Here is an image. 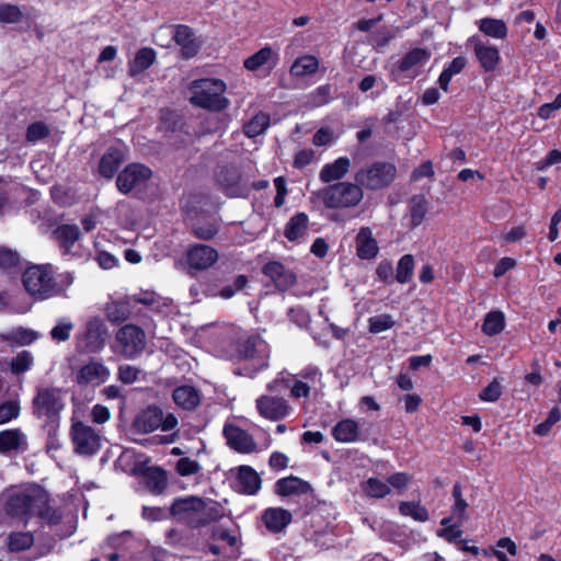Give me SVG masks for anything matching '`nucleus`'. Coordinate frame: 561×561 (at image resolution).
Returning a JSON list of instances; mask_svg holds the SVG:
<instances>
[{
  "label": "nucleus",
  "mask_w": 561,
  "mask_h": 561,
  "mask_svg": "<svg viewBox=\"0 0 561 561\" xmlns=\"http://www.w3.org/2000/svg\"><path fill=\"white\" fill-rule=\"evenodd\" d=\"M190 90V100L196 106L210 111H221L229 105V100L224 95L227 85L220 79L195 80L192 82Z\"/></svg>",
  "instance_id": "nucleus-4"
},
{
  "label": "nucleus",
  "mask_w": 561,
  "mask_h": 561,
  "mask_svg": "<svg viewBox=\"0 0 561 561\" xmlns=\"http://www.w3.org/2000/svg\"><path fill=\"white\" fill-rule=\"evenodd\" d=\"M308 221V216L305 213L293 216L285 227V237L289 241L301 239L307 232Z\"/></svg>",
  "instance_id": "nucleus-40"
},
{
  "label": "nucleus",
  "mask_w": 561,
  "mask_h": 561,
  "mask_svg": "<svg viewBox=\"0 0 561 561\" xmlns=\"http://www.w3.org/2000/svg\"><path fill=\"white\" fill-rule=\"evenodd\" d=\"M363 494L369 499H383L391 493L388 480L370 477L360 483Z\"/></svg>",
  "instance_id": "nucleus-35"
},
{
  "label": "nucleus",
  "mask_w": 561,
  "mask_h": 561,
  "mask_svg": "<svg viewBox=\"0 0 561 561\" xmlns=\"http://www.w3.org/2000/svg\"><path fill=\"white\" fill-rule=\"evenodd\" d=\"M219 184L230 197L245 196L249 192L240 173L236 169H227L218 175Z\"/></svg>",
  "instance_id": "nucleus-29"
},
{
  "label": "nucleus",
  "mask_w": 561,
  "mask_h": 561,
  "mask_svg": "<svg viewBox=\"0 0 561 561\" xmlns=\"http://www.w3.org/2000/svg\"><path fill=\"white\" fill-rule=\"evenodd\" d=\"M27 442L24 433L19 428L4 430L0 432V453L10 454L26 449Z\"/></svg>",
  "instance_id": "nucleus-32"
},
{
  "label": "nucleus",
  "mask_w": 561,
  "mask_h": 561,
  "mask_svg": "<svg viewBox=\"0 0 561 561\" xmlns=\"http://www.w3.org/2000/svg\"><path fill=\"white\" fill-rule=\"evenodd\" d=\"M467 45L472 46L474 56L484 71H493L500 64L501 56L496 46L483 42L476 35L468 38Z\"/></svg>",
  "instance_id": "nucleus-17"
},
{
  "label": "nucleus",
  "mask_w": 561,
  "mask_h": 561,
  "mask_svg": "<svg viewBox=\"0 0 561 561\" xmlns=\"http://www.w3.org/2000/svg\"><path fill=\"white\" fill-rule=\"evenodd\" d=\"M156 51L152 48L144 47L139 49L135 58L129 61L128 72L131 77L141 73L146 69H148L156 60Z\"/></svg>",
  "instance_id": "nucleus-34"
},
{
  "label": "nucleus",
  "mask_w": 561,
  "mask_h": 561,
  "mask_svg": "<svg viewBox=\"0 0 561 561\" xmlns=\"http://www.w3.org/2000/svg\"><path fill=\"white\" fill-rule=\"evenodd\" d=\"M104 312L106 319L112 323H121L127 320L131 313L128 301L116 300L107 302Z\"/></svg>",
  "instance_id": "nucleus-42"
},
{
  "label": "nucleus",
  "mask_w": 561,
  "mask_h": 561,
  "mask_svg": "<svg viewBox=\"0 0 561 561\" xmlns=\"http://www.w3.org/2000/svg\"><path fill=\"white\" fill-rule=\"evenodd\" d=\"M107 330L104 322L99 318L89 320L84 332L78 336V347L83 352H100L105 344Z\"/></svg>",
  "instance_id": "nucleus-15"
},
{
  "label": "nucleus",
  "mask_w": 561,
  "mask_h": 561,
  "mask_svg": "<svg viewBox=\"0 0 561 561\" xmlns=\"http://www.w3.org/2000/svg\"><path fill=\"white\" fill-rule=\"evenodd\" d=\"M22 282L27 293L36 299H47L65 291V287L53 277L50 265L27 267L22 275Z\"/></svg>",
  "instance_id": "nucleus-5"
},
{
  "label": "nucleus",
  "mask_w": 561,
  "mask_h": 561,
  "mask_svg": "<svg viewBox=\"0 0 561 561\" xmlns=\"http://www.w3.org/2000/svg\"><path fill=\"white\" fill-rule=\"evenodd\" d=\"M23 15L22 10L18 5L0 2V23H19L22 21Z\"/></svg>",
  "instance_id": "nucleus-51"
},
{
  "label": "nucleus",
  "mask_w": 561,
  "mask_h": 561,
  "mask_svg": "<svg viewBox=\"0 0 561 561\" xmlns=\"http://www.w3.org/2000/svg\"><path fill=\"white\" fill-rule=\"evenodd\" d=\"M147 345L145 331L135 324H125L115 334L112 350L126 359L140 356Z\"/></svg>",
  "instance_id": "nucleus-7"
},
{
  "label": "nucleus",
  "mask_w": 561,
  "mask_h": 561,
  "mask_svg": "<svg viewBox=\"0 0 561 561\" xmlns=\"http://www.w3.org/2000/svg\"><path fill=\"white\" fill-rule=\"evenodd\" d=\"M336 136L329 127H322L316 131L312 144L317 147L331 146L335 142Z\"/></svg>",
  "instance_id": "nucleus-61"
},
{
  "label": "nucleus",
  "mask_w": 561,
  "mask_h": 561,
  "mask_svg": "<svg viewBox=\"0 0 561 561\" xmlns=\"http://www.w3.org/2000/svg\"><path fill=\"white\" fill-rule=\"evenodd\" d=\"M318 68L319 60L317 57L312 55H304L293 62L289 72L295 78H305L316 73Z\"/></svg>",
  "instance_id": "nucleus-36"
},
{
  "label": "nucleus",
  "mask_w": 561,
  "mask_h": 561,
  "mask_svg": "<svg viewBox=\"0 0 561 561\" xmlns=\"http://www.w3.org/2000/svg\"><path fill=\"white\" fill-rule=\"evenodd\" d=\"M321 378L322 373L320 369L309 366L297 376L280 374L267 385V389L271 392H278L283 388H289L293 398H307L312 388L321 385Z\"/></svg>",
  "instance_id": "nucleus-6"
},
{
  "label": "nucleus",
  "mask_w": 561,
  "mask_h": 561,
  "mask_svg": "<svg viewBox=\"0 0 561 561\" xmlns=\"http://www.w3.org/2000/svg\"><path fill=\"white\" fill-rule=\"evenodd\" d=\"M369 331L378 334L383 331L391 329L394 325V321L390 314H377L368 319Z\"/></svg>",
  "instance_id": "nucleus-53"
},
{
  "label": "nucleus",
  "mask_w": 561,
  "mask_h": 561,
  "mask_svg": "<svg viewBox=\"0 0 561 561\" xmlns=\"http://www.w3.org/2000/svg\"><path fill=\"white\" fill-rule=\"evenodd\" d=\"M70 434L75 450L80 455H94L101 447L100 434L82 422L73 423Z\"/></svg>",
  "instance_id": "nucleus-14"
},
{
  "label": "nucleus",
  "mask_w": 561,
  "mask_h": 561,
  "mask_svg": "<svg viewBox=\"0 0 561 561\" xmlns=\"http://www.w3.org/2000/svg\"><path fill=\"white\" fill-rule=\"evenodd\" d=\"M502 394V386L497 379H493L479 394L480 400L495 402Z\"/></svg>",
  "instance_id": "nucleus-59"
},
{
  "label": "nucleus",
  "mask_w": 561,
  "mask_h": 561,
  "mask_svg": "<svg viewBox=\"0 0 561 561\" xmlns=\"http://www.w3.org/2000/svg\"><path fill=\"white\" fill-rule=\"evenodd\" d=\"M291 518L290 512L282 507H268L262 514V522L272 534L283 531L291 523Z\"/></svg>",
  "instance_id": "nucleus-27"
},
{
  "label": "nucleus",
  "mask_w": 561,
  "mask_h": 561,
  "mask_svg": "<svg viewBox=\"0 0 561 561\" xmlns=\"http://www.w3.org/2000/svg\"><path fill=\"white\" fill-rule=\"evenodd\" d=\"M505 328V316L500 310H493L485 314L482 323V332L488 336L501 333Z\"/></svg>",
  "instance_id": "nucleus-43"
},
{
  "label": "nucleus",
  "mask_w": 561,
  "mask_h": 561,
  "mask_svg": "<svg viewBox=\"0 0 561 561\" xmlns=\"http://www.w3.org/2000/svg\"><path fill=\"white\" fill-rule=\"evenodd\" d=\"M497 549H493L491 554L497 559V561H510L507 556L500 549H505L508 554L516 556L517 553V546L516 543L508 537L501 538L496 542ZM484 556H490V552L488 550L483 551Z\"/></svg>",
  "instance_id": "nucleus-47"
},
{
  "label": "nucleus",
  "mask_w": 561,
  "mask_h": 561,
  "mask_svg": "<svg viewBox=\"0 0 561 561\" xmlns=\"http://www.w3.org/2000/svg\"><path fill=\"white\" fill-rule=\"evenodd\" d=\"M219 260L218 251L208 244L194 243L184 252L182 265L188 274L205 272L211 268Z\"/></svg>",
  "instance_id": "nucleus-9"
},
{
  "label": "nucleus",
  "mask_w": 561,
  "mask_h": 561,
  "mask_svg": "<svg viewBox=\"0 0 561 561\" xmlns=\"http://www.w3.org/2000/svg\"><path fill=\"white\" fill-rule=\"evenodd\" d=\"M427 214V202L423 197H415L410 208V225L415 228L420 226Z\"/></svg>",
  "instance_id": "nucleus-48"
},
{
  "label": "nucleus",
  "mask_w": 561,
  "mask_h": 561,
  "mask_svg": "<svg viewBox=\"0 0 561 561\" xmlns=\"http://www.w3.org/2000/svg\"><path fill=\"white\" fill-rule=\"evenodd\" d=\"M38 334L25 328H15L5 333H0V342H10L19 345H28L36 341Z\"/></svg>",
  "instance_id": "nucleus-41"
},
{
  "label": "nucleus",
  "mask_w": 561,
  "mask_h": 561,
  "mask_svg": "<svg viewBox=\"0 0 561 561\" xmlns=\"http://www.w3.org/2000/svg\"><path fill=\"white\" fill-rule=\"evenodd\" d=\"M141 375L142 370L134 365L124 364L117 368V379L125 385L136 382L139 380Z\"/></svg>",
  "instance_id": "nucleus-52"
},
{
  "label": "nucleus",
  "mask_w": 561,
  "mask_h": 561,
  "mask_svg": "<svg viewBox=\"0 0 561 561\" xmlns=\"http://www.w3.org/2000/svg\"><path fill=\"white\" fill-rule=\"evenodd\" d=\"M263 273L279 290H287L296 283V275L276 261L265 264Z\"/></svg>",
  "instance_id": "nucleus-24"
},
{
  "label": "nucleus",
  "mask_w": 561,
  "mask_h": 561,
  "mask_svg": "<svg viewBox=\"0 0 561 561\" xmlns=\"http://www.w3.org/2000/svg\"><path fill=\"white\" fill-rule=\"evenodd\" d=\"M32 364V354L28 351H23L12 360V371L15 374H23L31 368Z\"/></svg>",
  "instance_id": "nucleus-58"
},
{
  "label": "nucleus",
  "mask_w": 561,
  "mask_h": 561,
  "mask_svg": "<svg viewBox=\"0 0 561 561\" xmlns=\"http://www.w3.org/2000/svg\"><path fill=\"white\" fill-rule=\"evenodd\" d=\"M387 480L390 488H393L399 493H401L410 485L412 477L405 472H396L391 474Z\"/></svg>",
  "instance_id": "nucleus-63"
},
{
  "label": "nucleus",
  "mask_w": 561,
  "mask_h": 561,
  "mask_svg": "<svg viewBox=\"0 0 561 561\" xmlns=\"http://www.w3.org/2000/svg\"><path fill=\"white\" fill-rule=\"evenodd\" d=\"M356 254L362 260H373L379 252L377 240L369 227H362L355 238Z\"/></svg>",
  "instance_id": "nucleus-28"
},
{
  "label": "nucleus",
  "mask_w": 561,
  "mask_h": 561,
  "mask_svg": "<svg viewBox=\"0 0 561 561\" xmlns=\"http://www.w3.org/2000/svg\"><path fill=\"white\" fill-rule=\"evenodd\" d=\"M233 484L238 492L253 495L261 489V478L251 467L241 466L237 469Z\"/></svg>",
  "instance_id": "nucleus-25"
},
{
  "label": "nucleus",
  "mask_w": 561,
  "mask_h": 561,
  "mask_svg": "<svg viewBox=\"0 0 561 561\" xmlns=\"http://www.w3.org/2000/svg\"><path fill=\"white\" fill-rule=\"evenodd\" d=\"M54 236L64 255L73 254L72 249L80 239V230L77 225H60L55 229Z\"/></svg>",
  "instance_id": "nucleus-31"
},
{
  "label": "nucleus",
  "mask_w": 561,
  "mask_h": 561,
  "mask_svg": "<svg viewBox=\"0 0 561 561\" xmlns=\"http://www.w3.org/2000/svg\"><path fill=\"white\" fill-rule=\"evenodd\" d=\"M173 39L179 46H181L182 55L185 58L194 57L201 48V43L195 37L192 28L186 25L176 26Z\"/></svg>",
  "instance_id": "nucleus-30"
},
{
  "label": "nucleus",
  "mask_w": 561,
  "mask_h": 561,
  "mask_svg": "<svg viewBox=\"0 0 561 561\" xmlns=\"http://www.w3.org/2000/svg\"><path fill=\"white\" fill-rule=\"evenodd\" d=\"M477 25L485 36L495 39H504L507 36V26L503 20L483 18L477 21Z\"/></svg>",
  "instance_id": "nucleus-37"
},
{
  "label": "nucleus",
  "mask_w": 561,
  "mask_h": 561,
  "mask_svg": "<svg viewBox=\"0 0 561 561\" xmlns=\"http://www.w3.org/2000/svg\"><path fill=\"white\" fill-rule=\"evenodd\" d=\"M396 167L387 162H377L366 169H360L355 174V181L362 188L380 190L396 178Z\"/></svg>",
  "instance_id": "nucleus-10"
},
{
  "label": "nucleus",
  "mask_w": 561,
  "mask_h": 561,
  "mask_svg": "<svg viewBox=\"0 0 561 561\" xmlns=\"http://www.w3.org/2000/svg\"><path fill=\"white\" fill-rule=\"evenodd\" d=\"M224 435L227 444L238 453L250 454L256 450L253 437L244 430L233 424H226Z\"/></svg>",
  "instance_id": "nucleus-20"
},
{
  "label": "nucleus",
  "mask_w": 561,
  "mask_h": 561,
  "mask_svg": "<svg viewBox=\"0 0 561 561\" xmlns=\"http://www.w3.org/2000/svg\"><path fill=\"white\" fill-rule=\"evenodd\" d=\"M111 376V370L102 360L90 359L76 371L73 380L80 387H99L105 383Z\"/></svg>",
  "instance_id": "nucleus-13"
},
{
  "label": "nucleus",
  "mask_w": 561,
  "mask_h": 561,
  "mask_svg": "<svg viewBox=\"0 0 561 561\" xmlns=\"http://www.w3.org/2000/svg\"><path fill=\"white\" fill-rule=\"evenodd\" d=\"M48 134V127L43 122H36L27 127L26 139L30 142H36L47 137Z\"/></svg>",
  "instance_id": "nucleus-62"
},
{
  "label": "nucleus",
  "mask_w": 561,
  "mask_h": 561,
  "mask_svg": "<svg viewBox=\"0 0 561 561\" xmlns=\"http://www.w3.org/2000/svg\"><path fill=\"white\" fill-rule=\"evenodd\" d=\"M0 502L4 514L27 522L48 503L46 491L35 483L11 485L3 490Z\"/></svg>",
  "instance_id": "nucleus-1"
},
{
  "label": "nucleus",
  "mask_w": 561,
  "mask_h": 561,
  "mask_svg": "<svg viewBox=\"0 0 561 561\" xmlns=\"http://www.w3.org/2000/svg\"><path fill=\"white\" fill-rule=\"evenodd\" d=\"M398 510L401 516L410 517L419 523H425L430 518L427 508L420 501H402L399 503Z\"/></svg>",
  "instance_id": "nucleus-39"
},
{
  "label": "nucleus",
  "mask_w": 561,
  "mask_h": 561,
  "mask_svg": "<svg viewBox=\"0 0 561 561\" xmlns=\"http://www.w3.org/2000/svg\"><path fill=\"white\" fill-rule=\"evenodd\" d=\"M440 526L442 528L437 531V536L447 540L448 542L457 541L462 535L460 526L457 524H451V517H444L440 520Z\"/></svg>",
  "instance_id": "nucleus-50"
},
{
  "label": "nucleus",
  "mask_w": 561,
  "mask_h": 561,
  "mask_svg": "<svg viewBox=\"0 0 561 561\" xmlns=\"http://www.w3.org/2000/svg\"><path fill=\"white\" fill-rule=\"evenodd\" d=\"M278 53L271 46H265L248 57L243 66L249 71H265L268 75L278 64Z\"/></svg>",
  "instance_id": "nucleus-19"
},
{
  "label": "nucleus",
  "mask_w": 561,
  "mask_h": 561,
  "mask_svg": "<svg viewBox=\"0 0 561 561\" xmlns=\"http://www.w3.org/2000/svg\"><path fill=\"white\" fill-rule=\"evenodd\" d=\"M364 199V190L355 181L337 182L312 193V201L322 204L328 209H352Z\"/></svg>",
  "instance_id": "nucleus-3"
},
{
  "label": "nucleus",
  "mask_w": 561,
  "mask_h": 561,
  "mask_svg": "<svg viewBox=\"0 0 561 561\" xmlns=\"http://www.w3.org/2000/svg\"><path fill=\"white\" fill-rule=\"evenodd\" d=\"M255 405L262 417L273 422L283 420L293 412V408L286 399L270 394L259 397Z\"/></svg>",
  "instance_id": "nucleus-16"
},
{
  "label": "nucleus",
  "mask_w": 561,
  "mask_h": 561,
  "mask_svg": "<svg viewBox=\"0 0 561 561\" xmlns=\"http://www.w3.org/2000/svg\"><path fill=\"white\" fill-rule=\"evenodd\" d=\"M134 299L137 302L152 306L154 310L164 314H168L169 310L172 307L170 300L158 297L154 294L146 293L144 295H140L139 297H135Z\"/></svg>",
  "instance_id": "nucleus-46"
},
{
  "label": "nucleus",
  "mask_w": 561,
  "mask_h": 561,
  "mask_svg": "<svg viewBox=\"0 0 561 561\" xmlns=\"http://www.w3.org/2000/svg\"><path fill=\"white\" fill-rule=\"evenodd\" d=\"M7 542L10 551L19 552L31 548L34 543V537L30 531H16L8 536Z\"/></svg>",
  "instance_id": "nucleus-44"
},
{
  "label": "nucleus",
  "mask_w": 561,
  "mask_h": 561,
  "mask_svg": "<svg viewBox=\"0 0 561 561\" xmlns=\"http://www.w3.org/2000/svg\"><path fill=\"white\" fill-rule=\"evenodd\" d=\"M310 484L298 477L279 479L275 484L276 493L280 496L305 494L310 491Z\"/></svg>",
  "instance_id": "nucleus-33"
},
{
  "label": "nucleus",
  "mask_w": 561,
  "mask_h": 561,
  "mask_svg": "<svg viewBox=\"0 0 561 561\" xmlns=\"http://www.w3.org/2000/svg\"><path fill=\"white\" fill-rule=\"evenodd\" d=\"M431 51L425 48H413L398 62V71L410 79L416 78L431 59Z\"/></svg>",
  "instance_id": "nucleus-18"
},
{
  "label": "nucleus",
  "mask_w": 561,
  "mask_h": 561,
  "mask_svg": "<svg viewBox=\"0 0 561 561\" xmlns=\"http://www.w3.org/2000/svg\"><path fill=\"white\" fill-rule=\"evenodd\" d=\"M73 329V324L69 320H59L57 324L51 329V339L58 342H65L69 339L70 332Z\"/></svg>",
  "instance_id": "nucleus-57"
},
{
  "label": "nucleus",
  "mask_w": 561,
  "mask_h": 561,
  "mask_svg": "<svg viewBox=\"0 0 561 561\" xmlns=\"http://www.w3.org/2000/svg\"><path fill=\"white\" fill-rule=\"evenodd\" d=\"M332 436L339 443H355L365 440L367 435L363 433L359 422L353 419H344L332 428Z\"/></svg>",
  "instance_id": "nucleus-22"
},
{
  "label": "nucleus",
  "mask_w": 561,
  "mask_h": 561,
  "mask_svg": "<svg viewBox=\"0 0 561 561\" xmlns=\"http://www.w3.org/2000/svg\"><path fill=\"white\" fill-rule=\"evenodd\" d=\"M173 400L176 405L185 410H192L199 403V393L192 386H181L174 389Z\"/></svg>",
  "instance_id": "nucleus-38"
},
{
  "label": "nucleus",
  "mask_w": 561,
  "mask_h": 561,
  "mask_svg": "<svg viewBox=\"0 0 561 561\" xmlns=\"http://www.w3.org/2000/svg\"><path fill=\"white\" fill-rule=\"evenodd\" d=\"M414 260L411 254L403 255L397 265L396 279L400 284L408 283L413 274Z\"/></svg>",
  "instance_id": "nucleus-49"
},
{
  "label": "nucleus",
  "mask_w": 561,
  "mask_h": 561,
  "mask_svg": "<svg viewBox=\"0 0 561 561\" xmlns=\"http://www.w3.org/2000/svg\"><path fill=\"white\" fill-rule=\"evenodd\" d=\"M238 355L240 358L249 362L251 371L247 374L251 376L253 373L267 367L270 346L262 337L252 336L239 344Z\"/></svg>",
  "instance_id": "nucleus-11"
},
{
  "label": "nucleus",
  "mask_w": 561,
  "mask_h": 561,
  "mask_svg": "<svg viewBox=\"0 0 561 561\" xmlns=\"http://www.w3.org/2000/svg\"><path fill=\"white\" fill-rule=\"evenodd\" d=\"M219 230V224L216 219H213L205 224H197L194 227V234L203 240H209L213 239Z\"/></svg>",
  "instance_id": "nucleus-55"
},
{
  "label": "nucleus",
  "mask_w": 561,
  "mask_h": 561,
  "mask_svg": "<svg viewBox=\"0 0 561 561\" xmlns=\"http://www.w3.org/2000/svg\"><path fill=\"white\" fill-rule=\"evenodd\" d=\"M270 122V114L263 112L257 113L244 125V133L249 137H256L268 128Z\"/></svg>",
  "instance_id": "nucleus-45"
},
{
  "label": "nucleus",
  "mask_w": 561,
  "mask_h": 561,
  "mask_svg": "<svg viewBox=\"0 0 561 561\" xmlns=\"http://www.w3.org/2000/svg\"><path fill=\"white\" fill-rule=\"evenodd\" d=\"M152 172L140 163H130L117 175L116 185L121 193L141 192L147 187Z\"/></svg>",
  "instance_id": "nucleus-12"
},
{
  "label": "nucleus",
  "mask_w": 561,
  "mask_h": 561,
  "mask_svg": "<svg viewBox=\"0 0 561 561\" xmlns=\"http://www.w3.org/2000/svg\"><path fill=\"white\" fill-rule=\"evenodd\" d=\"M175 469L180 476L187 477V476L198 473L201 471L202 467L198 463V461H196L190 457H183L178 460Z\"/></svg>",
  "instance_id": "nucleus-56"
},
{
  "label": "nucleus",
  "mask_w": 561,
  "mask_h": 561,
  "mask_svg": "<svg viewBox=\"0 0 561 561\" xmlns=\"http://www.w3.org/2000/svg\"><path fill=\"white\" fill-rule=\"evenodd\" d=\"M170 514L179 522L197 528L220 519L224 516V510L215 501L186 496L174 500Z\"/></svg>",
  "instance_id": "nucleus-2"
},
{
  "label": "nucleus",
  "mask_w": 561,
  "mask_h": 561,
  "mask_svg": "<svg viewBox=\"0 0 561 561\" xmlns=\"http://www.w3.org/2000/svg\"><path fill=\"white\" fill-rule=\"evenodd\" d=\"M351 169V160L347 157H339L330 163H325L320 172L319 180L325 184L342 182Z\"/></svg>",
  "instance_id": "nucleus-26"
},
{
  "label": "nucleus",
  "mask_w": 561,
  "mask_h": 561,
  "mask_svg": "<svg viewBox=\"0 0 561 561\" xmlns=\"http://www.w3.org/2000/svg\"><path fill=\"white\" fill-rule=\"evenodd\" d=\"M127 148L118 142L110 147L102 156L99 163V173L103 178L112 179L119 165L126 159Z\"/></svg>",
  "instance_id": "nucleus-21"
},
{
  "label": "nucleus",
  "mask_w": 561,
  "mask_h": 561,
  "mask_svg": "<svg viewBox=\"0 0 561 561\" xmlns=\"http://www.w3.org/2000/svg\"><path fill=\"white\" fill-rule=\"evenodd\" d=\"M106 217V213L96 208L92 209L87 216H84L81 220L82 227L87 232L94 230L99 225H104V218Z\"/></svg>",
  "instance_id": "nucleus-54"
},
{
  "label": "nucleus",
  "mask_w": 561,
  "mask_h": 561,
  "mask_svg": "<svg viewBox=\"0 0 561 561\" xmlns=\"http://www.w3.org/2000/svg\"><path fill=\"white\" fill-rule=\"evenodd\" d=\"M20 414V405L16 401H8L0 404V425L16 419Z\"/></svg>",
  "instance_id": "nucleus-60"
},
{
  "label": "nucleus",
  "mask_w": 561,
  "mask_h": 561,
  "mask_svg": "<svg viewBox=\"0 0 561 561\" xmlns=\"http://www.w3.org/2000/svg\"><path fill=\"white\" fill-rule=\"evenodd\" d=\"M62 409L60 396L55 390L44 389L34 399V410L37 416L50 417Z\"/></svg>",
  "instance_id": "nucleus-23"
},
{
  "label": "nucleus",
  "mask_w": 561,
  "mask_h": 561,
  "mask_svg": "<svg viewBox=\"0 0 561 561\" xmlns=\"http://www.w3.org/2000/svg\"><path fill=\"white\" fill-rule=\"evenodd\" d=\"M331 88L329 85H321L317 88L310 95V104L312 106H321L330 101Z\"/></svg>",
  "instance_id": "nucleus-64"
},
{
  "label": "nucleus",
  "mask_w": 561,
  "mask_h": 561,
  "mask_svg": "<svg viewBox=\"0 0 561 561\" xmlns=\"http://www.w3.org/2000/svg\"><path fill=\"white\" fill-rule=\"evenodd\" d=\"M178 424V419L173 413L164 414L160 408L149 405L136 415L133 428L138 433L149 434L158 428L163 432L175 430Z\"/></svg>",
  "instance_id": "nucleus-8"
}]
</instances>
